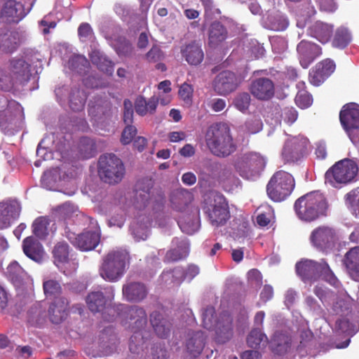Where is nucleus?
I'll return each mask as SVG.
<instances>
[{"instance_id": "f257e3e1", "label": "nucleus", "mask_w": 359, "mask_h": 359, "mask_svg": "<svg viewBox=\"0 0 359 359\" xmlns=\"http://www.w3.org/2000/svg\"><path fill=\"white\" fill-rule=\"evenodd\" d=\"M206 144L215 156L226 158L237 149L231 134L230 128L224 123H217L208 127L205 133Z\"/></svg>"}, {"instance_id": "f03ea898", "label": "nucleus", "mask_w": 359, "mask_h": 359, "mask_svg": "<svg viewBox=\"0 0 359 359\" xmlns=\"http://www.w3.org/2000/svg\"><path fill=\"white\" fill-rule=\"evenodd\" d=\"M130 261V257L127 250L121 248L112 250L102 258L99 274L106 281L117 282L126 273Z\"/></svg>"}, {"instance_id": "7ed1b4c3", "label": "nucleus", "mask_w": 359, "mask_h": 359, "mask_svg": "<svg viewBox=\"0 0 359 359\" xmlns=\"http://www.w3.org/2000/svg\"><path fill=\"white\" fill-rule=\"evenodd\" d=\"M294 208L299 219L310 222L326 215L327 203L321 193L313 191L299 198Z\"/></svg>"}, {"instance_id": "20e7f679", "label": "nucleus", "mask_w": 359, "mask_h": 359, "mask_svg": "<svg viewBox=\"0 0 359 359\" xmlns=\"http://www.w3.org/2000/svg\"><path fill=\"white\" fill-rule=\"evenodd\" d=\"M119 311L126 320L131 321V330L133 334L130 338L129 348L133 353L137 352L138 346L143 344V336L141 331L144 330L147 323V315L145 310L138 306H128L121 304Z\"/></svg>"}, {"instance_id": "39448f33", "label": "nucleus", "mask_w": 359, "mask_h": 359, "mask_svg": "<svg viewBox=\"0 0 359 359\" xmlns=\"http://www.w3.org/2000/svg\"><path fill=\"white\" fill-rule=\"evenodd\" d=\"M215 314L214 307L208 306L205 309L202 314L203 327L207 330H215L217 340L224 343L231 337L233 334L232 317L227 311L220 313L218 319L215 318Z\"/></svg>"}, {"instance_id": "423d86ee", "label": "nucleus", "mask_w": 359, "mask_h": 359, "mask_svg": "<svg viewBox=\"0 0 359 359\" xmlns=\"http://www.w3.org/2000/svg\"><path fill=\"white\" fill-rule=\"evenodd\" d=\"M203 210L215 226L224 225L230 217L226 198L218 192H210L206 196Z\"/></svg>"}, {"instance_id": "0eeeda50", "label": "nucleus", "mask_w": 359, "mask_h": 359, "mask_svg": "<svg viewBox=\"0 0 359 359\" xmlns=\"http://www.w3.org/2000/svg\"><path fill=\"white\" fill-rule=\"evenodd\" d=\"M295 186L291 174L284 170L276 172L266 185V193L274 202L285 201L292 192Z\"/></svg>"}, {"instance_id": "6e6552de", "label": "nucleus", "mask_w": 359, "mask_h": 359, "mask_svg": "<svg viewBox=\"0 0 359 359\" xmlns=\"http://www.w3.org/2000/svg\"><path fill=\"white\" fill-rule=\"evenodd\" d=\"M125 167L121 158L114 154L100 156L98 174L102 181L110 184L120 182L125 175Z\"/></svg>"}, {"instance_id": "1a4fd4ad", "label": "nucleus", "mask_w": 359, "mask_h": 359, "mask_svg": "<svg viewBox=\"0 0 359 359\" xmlns=\"http://www.w3.org/2000/svg\"><path fill=\"white\" fill-rule=\"evenodd\" d=\"M358 172L357 163L349 158H344L337 162L325 175V181L333 187L337 184H346L351 182Z\"/></svg>"}, {"instance_id": "9d476101", "label": "nucleus", "mask_w": 359, "mask_h": 359, "mask_svg": "<svg viewBox=\"0 0 359 359\" xmlns=\"http://www.w3.org/2000/svg\"><path fill=\"white\" fill-rule=\"evenodd\" d=\"M266 165L265 158L257 152L250 151L243 154L234 164L236 170L246 179L259 175Z\"/></svg>"}, {"instance_id": "9b49d317", "label": "nucleus", "mask_w": 359, "mask_h": 359, "mask_svg": "<svg viewBox=\"0 0 359 359\" xmlns=\"http://www.w3.org/2000/svg\"><path fill=\"white\" fill-rule=\"evenodd\" d=\"M339 119L353 144L359 142V105L355 103L345 104L339 114Z\"/></svg>"}, {"instance_id": "f8f14e48", "label": "nucleus", "mask_w": 359, "mask_h": 359, "mask_svg": "<svg viewBox=\"0 0 359 359\" xmlns=\"http://www.w3.org/2000/svg\"><path fill=\"white\" fill-rule=\"evenodd\" d=\"M310 241L318 250L327 252L334 248L337 238L336 232L332 228L320 226L311 232Z\"/></svg>"}, {"instance_id": "ddd939ff", "label": "nucleus", "mask_w": 359, "mask_h": 359, "mask_svg": "<svg viewBox=\"0 0 359 359\" xmlns=\"http://www.w3.org/2000/svg\"><path fill=\"white\" fill-rule=\"evenodd\" d=\"M297 275L304 282L315 281L322 273L323 269H327V263L321 259L318 262L311 259H302L295 266Z\"/></svg>"}, {"instance_id": "4468645a", "label": "nucleus", "mask_w": 359, "mask_h": 359, "mask_svg": "<svg viewBox=\"0 0 359 359\" xmlns=\"http://www.w3.org/2000/svg\"><path fill=\"white\" fill-rule=\"evenodd\" d=\"M28 13L22 2L6 0L1 8L0 20L6 24H18Z\"/></svg>"}, {"instance_id": "2eb2a0df", "label": "nucleus", "mask_w": 359, "mask_h": 359, "mask_svg": "<svg viewBox=\"0 0 359 359\" xmlns=\"http://www.w3.org/2000/svg\"><path fill=\"white\" fill-rule=\"evenodd\" d=\"M17 86H23L30 80L31 65L22 58L14 57L5 64Z\"/></svg>"}, {"instance_id": "dca6fc26", "label": "nucleus", "mask_w": 359, "mask_h": 359, "mask_svg": "<svg viewBox=\"0 0 359 359\" xmlns=\"http://www.w3.org/2000/svg\"><path fill=\"white\" fill-rule=\"evenodd\" d=\"M250 94L257 100L269 101L275 95V83L266 77H260L252 80L249 86Z\"/></svg>"}, {"instance_id": "f3484780", "label": "nucleus", "mask_w": 359, "mask_h": 359, "mask_svg": "<svg viewBox=\"0 0 359 359\" xmlns=\"http://www.w3.org/2000/svg\"><path fill=\"white\" fill-rule=\"evenodd\" d=\"M67 237L74 245L83 251H89L95 248L100 240V234L96 231H86L78 235L66 231Z\"/></svg>"}, {"instance_id": "a211bd4d", "label": "nucleus", "mask_w": 359, "mask_h": 359, "mask_svg": "<svg viewBox=\"0 0 359 359\" xmlns=\"http://www.w3.org/2000/svg\"><path fill=\"white\" fill-rule=\"evenodd\" d=\"M212 86L217 94L226 95L237 88V77L231 71H223L216 76Z\"/></svg>"}, {"instance_id": "6ab92c4d", "label": "nucleus", "mask_w": 359, "mask_h": 359, "mask_svg": "<svg viewBox=\"0 0 359 359\" xmlns=\"http://www.w3.org/2000/svg\"><path fill=\"white\" fill-rule=\"evenodd\" d=\"M306 139L292 137L285 142L282 155L287 161H297L303 157L306 152Z\"/></svg>"}, {"instance_id": "aec40b11", "label": "nucleus", "mask_w": 359, "mask_h": 359, "mask_svg": "<svg viewBox=\"0 0 359 359\" xmlns=\"http://www.w3.org/2000/svg\"><path fill=\"white\" fill-rule=\"evenodd\" d=\"M297 50L300 64L304 68H307L316 57L322 54V48L319 45L305 40L299 43Z\"/></svg>"}, {"instance_id": "412c9836", "label": "nucleus", "mask_w": 359, "mask_h": 359, "mask_svg": "<svg viewBox=\"0 0 359 359\" xmlns=\"http://www.w3.org/2000/svg\"><path fill=\"white\" fill-rule=\"evenodd\" d=\"M149 322L155 334L161 339H167L172 327L171 323L160 311H154L150 313Z\"/></svg>"}, {"instance_id": "4be33fe9", "label": "nucleus", "mask_w": 359, "mask_h": 359, "mask_svg": "<svg viewBox=\"0 0 359 359\" xmlns=\"http://www.w3.org/2000/svg\"><path fill=\"white\" fill-rule=\"evenodd\" d=\"M122 293L128 302H140L146 298L148 291L144 283L130 282L123 285Z\"/></svg>"}, {"instance_id": "5701e85b", "label": "nucleus", "mask_w": 359, "mask_h": 359, "mask_svg": "<svg viewBox=\"0 0 359 359\" xmlns=\"http://www.w3.org/2000/svg\"><path fill=\"white\" fill-rule=\"evenodd\" d=\"M88 114L95 121L104 122L111 116V105L109 101L98 98L89 103Z\"/></svg>"}, {"instance_id": "b1692460", "label": "nucleus", "mask_w": 359, "mask_h": 359, "mask_svg": "<svg viewBox=\"0 0 359 359\" xmlns=\"http://www.w3.org/2000/svg\"><path fill=\"white\" fill-rule=\"evenodd\" d=\"M20 207L17 202L0 203V228L6 229L18 218Z\"/></svg>"}, {"instance_id": "393cba45", "label": "nucleus", "mask_w": 359, "mask_h": 359, "mask_svg": "<svg viewBox=\"0 0 359 359\" xmlns=\"http://www.w3.org/2000/svg\"><path fill=\"white\" fill-rule=\"evenodd\" d=\"M180 52L182 57L190 65L196 66L201 64L204 58V53L201 46L195 41L182 46Z\"/></svg>"}, {"instance_id": "a878e982", "label": "nucleus", "mask_w": 359, "mask_h": 359, "mask_svg": "<svg viewBox=\"0 0 359 359\" xmlns=\"http://www.w3.org/2000/svg\"><path fill=\"white\" fill-rule=\"evenodd\" d=\"M22 250L27 257L36 262H41L43 259L45 252L43 245L33 236L23 240Z\"/></svg>"}, {"instance_id": "bb28decb", "label": "nucleus", "mask_w": 359, "mask_h": 359, "mask_svg": "<svg viewBox=\"0 0 359 359\" xmlns=\"http://www.w3.org/2000/svg\"><path fill=\"white\" fill-rule=\"evenodd\" d=\"M334 27L321 21H317L309 28V34L322 43H327L333 34Z\"/></svg>"}, {"instance_id": "cd10ccee", "label": "nucleus", "mask_w": 359, "mask_h": 359, "mask_svg": "<svg viewBox=\"0 0 359 359\" xmlns=\"http://www.w3.org/2000/svg\"><path fill=\"white\" fill-rule=\"evenodd\" d=\"M68 304L66 298H60L52 302L48 309V314L50 320L53 323L59 324L65 318Z\"/></svg>"}, {"instance_id": "c85d7f7f", "label": "nucleus", "mask_w": 359, "mask_h": 359, "mask_svg": "<svg viewBox=\"0 0 359 359\" xmlns=\"http://www.w3.org/2000/svg\"><path fill=\"white\" fill-rule=\"evenodd\" d=\"M151 224L150 218L145 215H139L130 224V231L137 241L144 240L147 236L148 229Z\"/></svg>"}, {"instance_id": "c756f323", "label": "nucleus", "mask_w": 359, "mask_h": 359, "mask_svg": "<svg viewBox=\"0 0 359 359\" xmlns=\"http://www.w3.org/2000/svg\"><path fill=\"white\" fill-rule=\"evenodd\" d=\"M205 336L201 331L191 334L186 342L187 351L191 355L196 357L201 354L205 346Z\"/></svg>"}, {"instance_id": "7c9ffc66", "label": "nucleus", "mask_w": 359, "mask_h": 359, "mask_svg": "<svg viewBox=\"0 0 359 359\" xmlns=\"http://www.w3.org/2000/svg\"><path fill=\"white\" fill-rule=\"evenodd\" d=\"M158 103V97L156 96L151 97L148 100L142 96H139L135 102V109L136 113L142 116L148 113L153 114L156 109Z\"/></svg>"}, {"instance_id": "2f4dec72", "label": "nucleus", "mask_w": 359, "mask_h": 359, "mask_svg": "<svg viewBox=\"0 0 359 359\" xmlns=\"http://www.w3.org/2000/svg\"><path fill=\"white\" fill-rule=\"evenodd\" d=\"M344 264L354 279L359 278V247L351 248L346 253Z\"/></svg>"}, {"instance_id": "473e14b6", "label": "nucleus", "mask_w": 359, "mask_h": 359, "mask_svg": "<svg viewBox=\"0 0 359 359\" xmlns=\"http://www.w3.org/2000/svg\"><path fill=\"white\" fill-rule=\"evenodd\" d=\"M228 32L226 27L218 21L210 25L208 34L209 43L215 46L223 42L227 38Z\"/></svg>"}, {"instance_id": "72a5a7b5", "label": "nucleus", "mask_w": 359, "mask_h": 359, "mask_svg": "<svg viewBox=\"0 0 359 359\" xmlns=\"http://www.w3.org/2000/svg\"><path fill=\"white\" fill-rule=\"evenodd\" d=\"M86 302L90 311L93 313L100 312L105 306L107 298L101 291H93L90 292Z\"/></svg>"}, {"instance_id": "f704fd0d", "label": "nucleus", "mask_w": 359, "mask_h": 359, "mask_svg": "<svg viewBox=\"0 0 359 359\" xmlns=\"http://www.w3.org/2000/svg\"><path fill=\"white\" fill-rule=\"evenodd\" d=\"M182 267H175L173 269L163 271L161 275V280L165 285L179 286L183 281L182 278Z\"/></svg>"}, {"instance_id": "c9c22d12", "label": "nucleus", "mask_w": 359, "mask_h": 359, "mask_svg": "<svg viewBox=\"0 0 359 359\" xmlns=\"http://www.w3.org/2000/svg\"><path fill=\"white\" fill-rule=\"evenodd\" d=\"M7 276L15 285H20L27 276L26 271L15 261L12 262L7 267Z\"/></svg>"}, {"instance_id": "e433bc0d", "label": "nucleus", "mask_w": 359, "mask_h": 359, "mask_svg": "<svg viewBox=\"0 0 359 359\" xmlns=\"http://www.w3.org/2000/svg\"><path fill=\"white\" fill-rule=\"evenodd\" d=\"M41 181L43 187L47 189H53L58 182L63 181L61 170L56 168L47 170L43 173Z\"/></svg>"}, {"instance_id": "4c0bfd02", "label": "nucleus", "mask_w": 359, "mask_h": 359, "mask_svg": "<svg viewBox=\"0 0 359 359\" xmlns=\"http://www.w3.org/2000/svg\"><path fill=\"white\" fill-rule=\"evenodd\" d=\"M86 95L79 88L73 89L69 95V107L74 111H81L86 101Z\"/></svg>"}, {"instance_id": "58836bf2", "label": "nucleus", "mask_w": 359, "mask_h": 359, "mask_svg": "<svg viewBox=\"0 0 359 359\" xmlns=\"http://www.w3.org/2000/svg\"><path fill=\"white\" fill-rule=\"evenodd\" d=\"M351 36L348 29L344 27L337 29L332 40V46L343 49L351 42Z\"/></svg>"}, {"instance_id": "ea45409f", "label": "nucleus", "mask_w": 359, "mask_h": 359, "mask_svg": "<svg viewBox=\"0 0 359 359\" xmlns=\"http://www.w3.org/2000/svg\"><path fill=\"white\" fill-rule=\"evenodd\" d=\"M49 219L45 217L36 218L32 224V232L39 239H46L48 236Z\"/></svg>"}, {"instance_id": "a19ab883", "label": "nucleus", "mask_w": 359, "mask_h": 359, "mask_svg": "<svg viewBox=\"0 0 359 359\" xmlns=\"http://www.w3.org/2000/svg\"><path fill=\"white\" fill-rule=\"evenodd\" d=\"M43 292L47 298L53 299L57 300L60 298L62 293V287L60 284L55 280H48L44 281L43 283Z\"/></svg>"}, {"instance_id": "79ce46f5", "label": "nucleus", "mask_w": 359, "mask_h": 359, "mask_svg": "<svg viewBox=\"0 0 359 359\" xmlns=\"http://www.w3.org/2000/svg\"><path fill=\"white\" fill-rule=\"evenodd\" d=\"M16 86L6 66H0V90L9 92Z\"/></svg>"}, {"instance_id": "37998d69", "label": "nucleus", "mask_w": 359, "mask_h": 359, "mask_svg": "<svg viewBox=\"0 0 359 359\" xmlns=\"http://www.w3.org/2000/svg\"><path fill=\"white\" fill-rule=\"evenodd\" d=\"M79 147L80 153L84 158H92L96 149L93 140L87 137L80 139Z\"/></svg>"}, {"instance_id": "c03bdc74", "label": "nucleus", "mask_w": 359, "mask_h": 359, "mask_svg": "<svg viewBox=\"0 0 359 359\" xmlns=\"http://www.w3.org/2000/svg\"><path fill=\"white\" fill-rule=\"evenodd\" d=\"M90 58L93 63L96 65L100 70L107 74H112L114 72V63L111 60L104 56L97 54L93 55Z\"/></svg>"}, {"instance_id": "a18cd8bd", "label": "nucleus", "mask_w": 359, "mask_h": 359, "mask_svg": "<svg viewBox=\"0 0 359 359\" xmlns=\"http://www.w3.org/2000/svg\"><path fill=\"white\" fill-rule=\"evenodd\" d=\"M264 341H267V337L262 332L260 327L252 329L247 337L248 346L253 348H258L261 343Z\"/></svg>"}, {"instance_id": "49530a36", "label": "nucleus", "mask_w": 359, "mask_h": 359, "mask_svg": "<svg viewBox=\"0 0 359 359\" xmlns=\"http://www.w3.org/2000/svg\"><path fill=\"white\" fill-rule=\"evenodd\" d=\"M55 261L60 263L66 262L69 257V245L65 242L57 243L53 250Z\"/></svg>"}, {"instance_id": "de8ad7c7", "label": "nucleus", "mask_w": 359, "mask_h": 359, "mask_svg": "<svg viewBox=\"0 0 359 359\" xmlns=\"http://www.w3.org/2000/svg\"><path fill=\"white\" fill-rule=\"evenodd\" d=\"M188 250L186 247L171 249L168 250L164 257V262L167 263L177 262L182 259H184L188 255Z\"/></svg>"}, {"instance_id": "09e8293b", "label": "nucleus", "mask_w": 359, "mask_h": 359, "mask_svg": "<svg viewBox=\"0 0 359 359\" xmlns=\"http://www.w3.org/2000/svg\"><path fill=\"white\" fill-rule=\"evenodd\" d=\"M20 43V36L18 32H11L4 41L3 47L6 52L12 53L15 51Z\"/></svg>"}, {"instance_id": "8fccbe9b", "label": "nucleus", "mask_w": 359, "mask_h": 359, "mask_svg": "<svg viewBox=\"0 0 359 359\" xmlns=\"http://www.w3.org/2000/svg\"><path fill=\"white\" fill-rule=\"evenodd\" d=\"M235 175L230 167L222 168L217 177L218 182L224 187L231 186L235 181Z\"/></svg>"}, {"instance_id": "3c124183", "label": "nucleus", "mask_w": 359, "mask_h": 359, "mask_svg": "<svg viewBox=\"0 0 359 359\" xmlns=\"http://www.w3.org/2000/svg\"><path fill=\"white\" fill-rule=\"evenodd\" d=\"M295 102L299 107L306 109L311 105L313 98L307 91L299 90L295 97Z\"/></svg>"}, {"instance_id": "603ef678", "label": "nucleus", "mask_w": 359, "mask_h": 359, "mask_svg": "<svg viewBox=\"0 0 359 359\" xmlns=\"http://www.w3.org/2000/svg\"><path fill=\"white\" fill-rule=\"evenodd\" d=\"M251 97L248 93H241L236 95L234 99V105L240 111L247 110L250 104Z\"/></svg>"}, {"instance_id": "864d4df0", "label": "nucleus", "mask_w": 359, "mask_h": 359, "mask_svg": "<svg viewBox=\"0 0 359 359\" xmlns=\"http://www.w3.org/2000/svg\"><path fill=\"white\" fill-rule=\"evenodd\" d=\"M320 71L328 78L335 70L336 65L334 62L327 58L318 63L316 66Z\"/></svg>"}, {"instance_id": "5fc2aeb1", "label": "nucleus", "mask_w": 359, "mask_h": 359, "mask_svg": "<svg viewBox=\"0 0 359 359\" xmlns=\"http://www.w3.org/2000/svg\"><path fill=\"white\" fill-rule=\"evenodd\" d=\"M245 130L249 134H256L262 130L263 123L260 118L254 117L245 123Z\"/></svg>"}, {"instance_id": "6e6d98bb", "label": "nucleus", "mask_w": 359, "mask_h": 359, "mask_svg": "<svg viewBox=\"0 0 359 359\" xmlns=\"http://www.w3.org/2000/svg\"><path fill=\"white\" fill-rule=\"evenodd\" d=\"M164 58V53L158 46H153L149 51L145 55V59L149 62H158Z\"/></svg>"}, {"instance_id": "4d7b16f0", "label": "nucleus", "mask_w": 359, "mask_h": 359, "mask_svg": "<svg viewBox=\"0 0 359 359\" xmlns=\"http://www.w3.org/2000/svg\"><path fill=\"white\" fill-rule=\"evenodd\" d=\"M335 328L344 334H352L354 333L353 325L345 318H339L336 321Z\"/></svg>"}, {"instance_id": "13d9d810", "label": "nucleus", "mask_w": 359, "mask_h": 359, "mask_svg": "<svg viewBox=\"0 0 359 359\" xmlns=\"http://www.w3.org/2000/svg\"><path fill=\"white\" fill-rule=\"evenodd\" d=\"M136 128L132 125H127L126 128L123 129L121 134V143L125 145L130 144L133 140L134 137L136 135Z\"/></svg>"}, {"instance_id": "bf43d9fd", "label": "nucleus", "mask_w": 359, "mask_h": 359, "mask_svg": "<svg viewBox=\"0 0 359 359\" xmlns=\"http://www.w3.org/2000/svg\"><path fill=\"white\" fill-rule=\"evenodd\" d=\"M298 113L294 107H285L282 110L281 117L287 124H292L297 118Z\"/></svg>"}, {"instance_id": "052dcab7", "label": "nucleus", "mask_w": 359, "mask_h": 359, "mask_svg": "<svg viewBox=\"0 0 359 359\" xmlns=\"http://www.w3.org/2000/svg\"><path fill=\"white\" fill-rule=\"evenodd\" d=\"M193 88L191 85L184 83L180 88L179 95L187 104L192 101Z\"/></svg>"}, {"instance_id": "680f3d73", "label": "nucleus", "mask_w": 359, "mask_h": 359, "mask_svg": "<svg viewBox=\"0 0 359 359\" xmlns=\"http://www.w3.org/2000/svg\"><path fill=\"white\" fill-rule=\"evenodd\" d=\"M182 281L185 280L191 281L199 273L200 269L198 266L195 264H189L185 270L183 268H182Z\"/></svg>"}, {"instance_id": "e2e57ef3", "label": "nucleus", "mask_w": 359, "mask_h": 359, "mask_svg": "<svg viewBox=\"0 0 359 359\" xmlns=\"http://www.w3.org/2000/svg\"><path fill=\"white\" fill-rule=\"evenodd\" d=\"M327 79V76H325L324 74H323L316 67V69L309 74V81L311 84L316 86H320Z\"/></svg>"}, {"instance_id": "0e129e2a", "label": "nucleus", "mask_w": 359, "mask_h": 359, "mask_svg": "<svg viewBox=\"0 0 359 359\" xmlns=\"http://www.w3.org/2000/svg\"><path fill=\"white\" fill-rule=\"evenodd\" d=\"M316 2L322 11L333 13L337 9L334 0H316Z\"/></svg>"}, {"instance_id": "69168bd1", "label": "nucleus", "mask_w": 359, "mask_h": 359, "mask_svg": "<svg viewBox=\"0 0 359 359\" xmlns=\"http://www.w3.org/2000/svg\"><path fill=\"white\" fill-rule=\"evenodd\" d=\"M291 341L287 337L284 339L283 343H277L273 348V352L278 355H284L290 349Z\"/></svg>"}, {"instance_id": "338daca9", "label": "nucleus", "mask_w": 359, "mask_h": 359, "mask_svg": "<svg viewBox=\"0 0 359 359\" xmlns=\"http://www.w3.org/2000/svg\"><path fill=\"white\" fill-rule=\"evenodd\" d=\"M320 277H323L327 282H328L330 285L338 287L339 280L337 277L334 276L332 270L330 269L329 265L327 264V269H323Z\"/></svg>"}, {"instance_id": "774afa93", "label": "nucleus", "mask_w": 359, "mask_h": 359, "mask_svg": "<svg viewBox=\"0 0 359 359\" xmlns=\"http://www.w3.org/2000/svg\"><path fill=\"white\" fill-rule=\"evenodd\" d=\"M93 34V29L88 23H81L78 28V34L80 39H83V40L90 38Z\"/></svg>"}]
</instances>
